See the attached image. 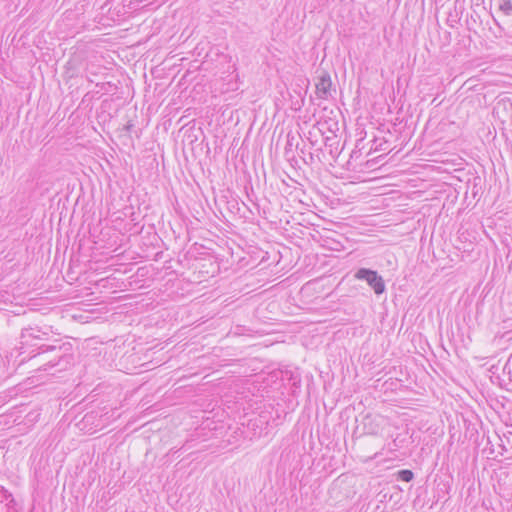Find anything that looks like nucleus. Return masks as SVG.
I'll list each match as a JSON object with an SVG mask.
<instances>
[{
	"instance_id": "1a4fd4ad",
	"label": "nucleus",
	"mask_w": 512,
	"mask_h": 512,
	"mask_svg": "<svg viewBox=\"0 0 512 512\" xmlns=\"http://www.w3.org/2000/svg\"><path fill=\"white\" fill-rule=\"evenodd\" d=\"M499 10L506 16H512V0H499Z\"/></svg>"
},
{
	"instance_id": "ddd939ff",
	"label": "nucleus",
	"mask_w": 512,
	"mask_h": 512,
	"mask_svg": "<svg viewBox=\"0 0 512 512\" xmlns=\"http://www.w3.org/2000/svg\"><path fill=\"white\" fill-rule=\"evenodd\" d=\"M235 118H236L235 125H237L238 122H239V112H238V110H235V111L231 112V115H230L228 121H233V120H235Z\"/></svg>"
},
{
	"instance_id": "20e7f679",
	"label": "nucleus",
	"mask_w": 512,
	"mask_h": 512,
	"mask_svg": "<svg viewBox=\"0 0 512 512\" xmlns=\"http://www.w3.org/2000/svg\"><path fill=\"white\" fill-rule=\"evenodd\" d=\"M50 327L40 328L38 326H29L22 329L21 337L25 340L28 339H44L49 335Z\"/></svg>"
},
{
	"instance_id": "39448f33",
	"label": "nucleus",
	"mask_w": 512,
	"mask_h": 512,
	"mask_svg": "<svg viewBox=\"0 0 512 512\" xmlns=\"http://www.w3.org/2000/svg\"><path fill=\"white\" fill-rule=\"evenodd\" d=\"M494 110L504 118L503 121H510L512 123V99L503 98L499 100Z\"/></svg>"
},
{
	"instance_id": "423d86ee",
	"label": "nucleus",
	"mask_w": 512,
	"mask_h": 512,
	"mask_svg": "<svg viewBox=\"0 0 512 512\" xmlns=\"http://www.w3.org/2000/svg\"><path fill=\"white\" fill-rule=\"evenodd\" d=\"M226 93L237 91L239 89V74L236 72L235 65L228 66L226 69Z\"/></svg>"
},
{
	"instance_id": "9d476101",
	"label": "nucleus",
	"mask_w": 512,
	"mask_h": 512,
	"mask_svg": "<svg viewBox=\"0 0 512 512\" xmlns=\"http://www.w3.org/2000/svg\"><path fill=\"white\" fill-rule=\"evenodd\" d=\"M397 479L404 482H410L414 479V473L412 470L409 469L399 470L397 472Z\"/></svg>"
},
{
	"instance_id": "f8f14e48",
	"label": "nucleus",
	"mask_w": 512,
	"mask_h": 512,
	"mask_svg": "<svg viewBox=\"0 0 512 512\" xmlns=\"http://www.w3.org/2000/svg\"><path fill=\"white\" fill-rule=\"evenodd\" d=\"M47 351H57L56 359L61 360L63 358V354L61 352V347L56 348V346H47V348L44 350V352Z\"/></svg>"
},
{
	"instance_id": "6e6552de",
	"label": "nucleus",
	"mask_w": 512,
	"mask_h": 512,
	"mask_svg": "<svg viewBox=\"0 0 512 512\" xmlns=\"http://www.w3.org/2000/svg\"><path fill=\"white\" fill-rule=\"evenodd\" d=\"M249 330L243 325H236L234 328H231L228 333H226V337L232 338L237 336H246V332Z\"/></svg>"
},
{
	"instance_id": "2eb2a0df",
	"label": "nucleus",
	"mask_w": 512,
	"mask_h": 512,
	"mask_svg": "<svg viewBox=\"0 0 512 512\" xmlns=\"http://www.w3.org/2000/svg\"><path fill=\"white\" fill-rule=\"evenodd\" d=\"M226 241H229L230 246H233L234 248L236 247V245H240L239 243H237V242H236V240L231 239V238H230V237H228L227 235H226Z\"/></svg>"
},
{
	"instance_id": "f257e3e1",
	"label": "nucleus",
	"mask_w": 512,
	"mask_h": 512,
	"mask_svg": "<svg viewBox=\"0 0 512 512\" xmlns=\"http://www.w3.org/2000/svg\"><path fill=\"white\" fill-rule=\"evenodd\" d=\"M354 278L366 281L376 295H381L386 291L384 279L376 270H372L370 268H359L355 272Z\"/></svg>"
},
{
	"instance_id": "7ed1b4c3",
	"label": "nucleus",
	"mask_w": 512,
	"mask_h": 512,
	"mask_svg": "<svg viewBox=\"0 0 512 512\" xmlns=\"http://www.w3.org/2000/svg\"><path fill=\"white\" fill-rule=\"evenodd\" d=\"M331 85L332 82L329 73L323 71L318 78V82L316 83V93L318 97L321 99H327L330 95Z\"/></svg>"
},
{
	"instance_id": "4468645a",
	"label": "nucleus",
	"mask_w": 512,
	"mask_h": 512,
	"mask_svg": "<svg viewBox=\"0 0 512 512\" xmlns=\"http://www.w3.org/2000/svg\"><path fill=\"white\" fill-rule=\"evenodd\" d=\"M226 204H227V208L228 210H230L232 212V209L236 207V205H238V203L233 200L232 202L231 201H226Z\"/></svg>"
},
{
	"instance_id": "dca6fc26",
	"label": "nucleus",
	"mask_w": 512,
	"mask_h": 512,
	"mask_svg": "<svg viewBox=\"0 0 512 512\" xmlns=\"http://www.w3.org/2000/svg\"><path fill=\"white\" fill-rule=\"evenodd\" d=\"M226 228H230V226L228 225V220H226ZM225 233H232L230 230L226 229L225 230Z\"/></svg>"
},
{
	"instance_id": "0eeeda50",
	"label": "nucleus",
	"mask_w": 512,
	"mask_h": 512,
	"mask_svg": "<svg viewBox=\"0 0 512 512\" xmlns=\"http://www.w3.org/2000/svg\"><path fill=\"white\" fill-rule=\"evenodd\" d=\"M243 433L244 432L240 428L236 427L231 437L228 440H226V446L236 444L235 448H237L239 445L238 443L243 442L245 440V438L243 437Z\"/></svg>"
},
{
	"instance_id": "9b49d317",
	"label": "nucleus",
	"mask_w": 512,
	"mask_h": 512,
	"mask_svg": "<svg viewBox=\"0 0 512 512\" xmlns=\"http://www.w3.org/2000/svg\"><path fill=\"white\" fill-rule=\"evenodd\" d=\"M295 140V136L290 133L287 134V143L285 146V154L288 155L290 151H292L293 141Z\"/></svg>"
},
{
	"instance_id": "f3484780",
	"label": "nucleus",
	"mask_w": 512,
	"mask_h": 512,
	"mask_svg": "<svg viewBox=\"0 0 512 512\" xmlns=\"http://www.w3.org/2000/svg\"><path fill=\"white\" fill-rule=\"evenodd\" d=\"M58 364V362H52V361H49V366L50 367H54Z\"/></svg>"
},
{
	"instance_id": "f03ea898",
	"label": "nucleus",
	"mask_w": 512,
	"mask_h": 512,
	"mask_svg": "<svg viewBox=\"0 0 512 512\" xmlns=\"http://www.w3.org/2000/svg\"><path fill=\"white\" fill-rule=\"evenodd\" d=\"M230 254V259L226 257V262H231L230 267H226L227 270H232L233 273H237L239 270L245 268L249 262L250 258L248 254L245 252L241 245H236L234 248L230 246L229 241H226V253Z\"/></svg>"
},
{
	"instance_id": "a211bd4d",
	"label": "nucleus",
	"mask_w": 512,
	"mask_h": 512,
	"mask_svg": "<svg viewBox=\"0 0 512 512\" xmlns=\"http://www.w3.org/2000/svg\"><path fill=\"white\" fill-rule=\"evenodd\" d=\"M466 41H467L468 45H470V43H471V38H470V36H467V37H466Z\"/></svg>"
}]
</instances>
